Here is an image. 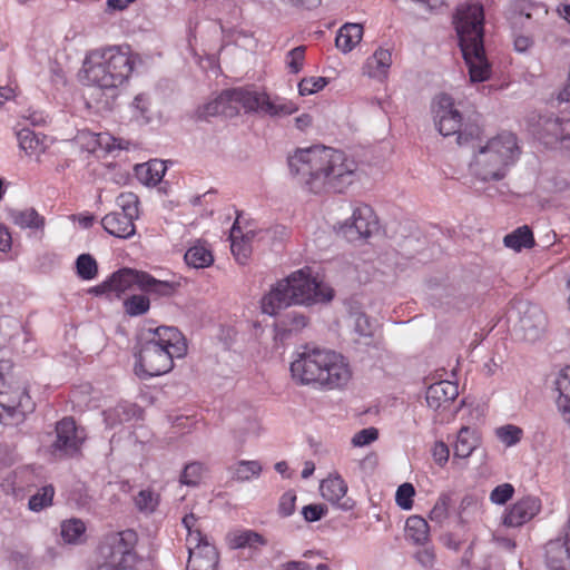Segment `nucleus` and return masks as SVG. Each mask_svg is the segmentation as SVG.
Here are the masks:
<instances>
[{"label": "nucleus", "mask_w": 570, "mask_h": 570, "mask_svg": "<svg viewBox=\"0 0 570 570\" xmlns=\"http://www.w3.org/2000/svg\"><path fill=\"white\" fill-rule=\"evenodd\" d=\"M183 524L187 530V538H190L191 534H203L202 531L197 528V518L194 513L186 514L183 518Z\"/></svg>", "instance_id": "nucleus-60"}, {"label": "nucleus", "mask_w": 570, "mask_h": 570, "mask_svg": "<svg viewBox=\"0 0 570 570\" xmlns=\"http://www.w3.org/2000/svg\"><path fill=\"white\" fill-rule=\"evenodd\" d=\"M138 61L139 56L129 47L95 51L83 62L85 78L89 85L101 89H116L127 82Z\"/></svg>", "instance_id": "nucleus-8"}, {"label": "nucleus", "mask_w": 570, "mask_h": 570, "mask_svg": "<svg viewBox=\"0 0 570 570\" xmlns=\"http://www.w3.org/2000/svg\"><path fill=\"white\" fill-rule=\"evenodd\" d=\"M479 440L475 432L469 426H462L458 432L456 441L453 445L454 458L466 459L476 449Z\"/></svg>", "instance_id": "nucleus-32"}, {"label": "nucleus", "mask_w": 570, "mask_h": 570, "mask_svg": "<svg viewBox=\"0 0 570 570\" xmlns=\"http://www.w3.org/2000/svg\"><path fill=\"white\" fill-rule=\"evenodd\" d=\"M547 566L549 570H567L563 566V556H570V518L566 528L564 539L550 541L547 544Z\"/></svg>", "instance_id": "nucleus-22"}, {"label": "nucleus", "mask_w": 570, "mask_h": 570, "mask_svg": "<svg viewBox=\"0 0 570 570\" xmlns=\"http://www.w3.org/2000/svg\"><path fill=\"white\" fill-rule=\"evenodd\" d=\"M12 245V237L9 229L0 224V252H8Z\"/></svg>", "instance_id": "nucleus-61"}, {"label": "nucleus", "mask_w": 570, "mask_h": 570, "mask_svg": "<svg viewBox=\"0 0 570 570\" xmlns=\"http://www.w3.org/2000/svg\"><path fill=\"white\" fill-rule=\"evenodd\" d=\"M353 328L356 334L363 337H371L373 327L370 318L362 312H355L352 315Z\"/></svg>", "instance_id": "nucleus-50"}, {"label": "nucleus", "mask_w": 570, "mask_h": 570, "mask_svg": "<svg viewBox=\"0 0 570 570\" xmlns=\"http://www.w3.org/2000/svg\"><path fill=\"white\" fill-rule=\"evenodd\" d=\"M333 298V289L299 269L278 281L263 296L261 308L264 314L275 316L291 305L327 303Z\"/></svg>", "instance_id": "nucleus-4"}, {"label": "nucleus", "mask_w": 570, "mask_h": 570, "mask_svg": "<svg viewBox=\"0 0 570 570\" xmlns=\"http://www.w3.org/2000/svg\"><path fill=\"white\" fill-rule=\"evenodd\" d=\"M533 46V39L530 36L517 35L514 37V49L518 52H525Z\"/></svg>", "instance_id": "nucleus-59"}, {"label": "nucleus", "mask_w": 570, "mask_h": 570, "mask_svg": "<svg viewBox=\"0 0 570 570\" xmlns=\"http://www.w3.org/2000/svg\"><path fill=\"white\" fill-rule=\"evenodd\" d=\"M452 499L449 493H442L432 510L430 511L429 518L431 521L436 523H442L449 517V509L451 505Z\"/></svg>", "instance_id": "nucleus-44"}, {"label": "nucleus", "mask_w": 570, "mask_h": 570, "mask_svg": "<svg viewBox=\"0 0 570 570\" xmlns=\"http://www.w3.org/2000/svg\"><path fill=\"white\" fill-rule=\"evenodd\" d=\"M184 258L186 264L194 268H205L210 266L214 262L212 252L203 244L191 246L185 253Z\"/></svg>", "instance_id": "nucleus-34"}, {"label": "nucleus", "mask_w": 570, "mask_h": 570, "mask_svg": "<svg viewBox=\"0 0 570 570\" xmlns=\"http://www.w3.org/2000/svg\"><path fill=\"white\" fill-rule=\"evenodd\" d=\"M228 544L232 549H256L259 546H265L266 540L262 534L253 530H237L228 533Z\"/></svg>", "instance_id": "nucleus-30"}, {"label": "nucleus", "mask_w": 570, "mask_h": 570, "mask_svg": "<svg viewBox=\"0 0 570 570\" xmlns=\"http://www.w3.org/2000/svg\"><path fill=\"white\" fill-rule=\"evenodd\" d=\"M422 550L415 553V559L425 568H431L435 561V552L432 547L423 546Z\"/></svg>", "instance_id": "nucleus-58"}, {"label": "nucleus", "mask_w": 570, "mask_h": 570, "mask_svg": "<svg viewBox=\"0 0 570 570\" xmlns=\"http://www.w3.org/2000/svg\"><path fill=\"white\" fill-rule=\"evenodd\" d=\"M203 465L199 462H191L185 466L180 475V482L186 485H196L200 481Z\"/></svg>", "instance_id": "nucleus-49"}, {"label": "nucleus", "mask_w": 570, "mask_h": 570, "mask_svg": "<svg viewBox=\"0 0 570 570\" xmlns=\"http://www.w3.org/2000/svg\"><path fill=\"white\" fill-rule=\"evenodd\" d=\"M432 112L439 132L446 137L456 135L459 145H466L479 139L481 128L474 122H464L460 111L454 107V101L448 94H440L432 104Z\"/></svg>", "instance_id": "nucleus-9"}, {"label": "nucleus", "mask_w": 570, "mask_h": 570, "mask_svg": "<svg viewBox=\"0 0 570 570\" xmlns=\"http://www.w3.org/2000/svg\"><path fill=\"white\" fill-rule=\"evenodd\" d=\"M291 175L314 194L343 193L355 177L356 165L343 151L314 146L287 158Z\"/></svg>", "instance_id": "nucleus-1"}, {"label": "nucleus", "mask_w": 570, "mask_h": 570, "mask_svg": "<svg viewBox=\"0 0 570 570\" xmlns=\"http://www.w3.org/2000/svg\"><path fill=\"white\" fill-rule=\"evenodd\" d=\"M514 493V488L510 483H503L495 487L490 493V500L494 504H505Z\"/></svg>", "instance_id": "nucleus-51"}, {"label": "nucleus", "mask_w": 570, "mask_h": 570, "mask_svg": "<svg viewBox=\"0 0 570 570\" xmlns=\"http://www.w3.org/2000/svg\"><path fill=\"white\" fill-rule=\"evenodd\" d=\"M150 302L144 295H131L124 302L125 311L130 316H139L148 312Z\"/></svg>", "instance_id": "nucleus-45"}, {"label": "nucleus", "mask_w": 570, "mask_h": 570, "mask_svg": "<svg viewBox=\"0 0 570 570\" xmlns=\"http://www.w3.org/2000/svg\"><path fill=\"white\" fill-rule=\"evenodd\" d=\"M140 277H142L140 289L157 297H169L179 287L177 282L159 281L147 272H144Z\"/></svg>", "instance_id": "nucleus-29"}, {"label": "nucleus", "mask_w": 570, "mask_h": 570, "mask_svg": "<svg viewBox=\"0 0 570 570\" xmlns=\"http://www.w3.org/2000/svg\"><path fill=\"white\" fill-rule=\"evenodd\" d=\"M479 509H480V505H479L478 500L475 498H473L472 495H465L461 500V503H460V507H459V511H458L460 521L461 522H466L468 521V517L471 513L478 512Z\"/></svg>", "instance_id": "nucleus-52"}, {"label": "nucleus", "mask_w": 570, "mask_h": 570, "mask_svg": "<svg viewBox=\"0 0 570 570\" xmlns=\"http://www.w3.org/2000/svg\"><path fill=\"white\" fill-rule=\"evenodd\" d=\"M296 502V493L293 490H288L279 499L278 513L286 518L294 513Z\"/></svg>", "instance_id": "nucleus-55"}, {"label": "nucleus", "mask_w": 570, "mask_h": 570, "mask_svg": "<svg viewBox=\"0 0 570 570\" xmlns=\"http://www.w3.org/2000/svg\"><path fill=\"white\" fill-rule=\"evenodd\" d=\"M405 540L414 546H426L430 542V525L420 515H410L405 521Z\"/></svg>", "instance_id": "nucleus-23"}, {"label": "nucleus", "mask_w": 570, "mask_h": 570, "mask_svg": "<svg viewBox=\"0 0 570 570\" xmlns=\"http://www.w3.org/2000/svg\"><path fill=\"white\" fill-rule=\"evenodd\" d=\"M541 126L546 144H559L570 150V119L550 116L542 120Z\"/></svg>", "instance_id": "nucleus-18"}, {"label": "nucleus", "mask_w": 570, "mask_h": 570, "mask_svg": "<svg viewBox=\"0 0 570 570\" xmlns=\"http://www.w3.org/2000/svg\"><path fill=\"white\" fill-rule=\"evenodd\" d=\"M517 312L518 323L515 327L522 333L525 341L534 342L546 328V315L542 309L528 302H519L511 311L510 317Z\"/></svg>", "instance_id": "nucleus-13"}, {"label": "nucleus", "mask_w": 570, "mask_h": 570, "mask_svg": "<svg viewBox=\"0 0 570 570\" xmlns=\"http://www.w3.org/2000/svg\"><path fill=\"white\" fill-rule=\"evenodd\" d=\"M547 13L546 7L541 3H534L529 0H518L512 4V23H523L522 19H538Z\"/></svg>", "instance_id": "nucleus-31"}, {"label": "nucleus", "mask_w": 570, "mask_h": 570, "mask_svg": "<svg viewBox=\"0 0 570 570\" xmlns=\"http://www.w3.org/2000/svg\"><path fill=\"white\" fill-rule=\"evenodd\" d=\"M507 247L520 252L522 248H531L534 245V238L528 226H522L508 234L503 238Z\"/></svg>", "instance_id": "nucleus-35"}, {"label": "nucleus", "mask_w": 570, "mask_h": 570, "mask_svg": "<svg viewBox=\"0 0 570 570\" xmlns=\"http://www.w3.org/2000/svg\"><path fill=\"white\" fill-rule=\"evenodd\" d=\"M363 27L360 23H345L340 28L335 45L342 52L347 53L361 41Z\"/></svg>", "instance_id": "nucleus-28"}, {"label": "nucleus", "mask_w": 570, "mask_h": 570, "mask_svg": "<svg viewBox=\"0 0 570 570\" xmlns=\"http://www.w3.org/2000/svg\"><path fill=\"white\" fill-rule=\"evenodd\" d=\"M90 293H94L95 295H104V294L112 295L109 279H107L104 283L92 287L90 289Z\"/></svg>", "instance_id": "nucleus-63"}, {"label": "nucleus", "mask_w": 570, "mask_h": 570, "mask_svg": "<svg viewBox=\"0 0 570 570\" xmlns=\"http://www.w3.org/2000/svg\"><path fill=\"white\" fill-rule=\"evenodd\" d=\"M240 108L246 112L255 111L272 117L292 115L297 110L292 101L271 99L265 92L247 88H234L223 91L217 98L199 107L197 115L199 119L217 115L232 116Z\"/></svg>", "instance_id": "nucleus-6"}, {"label": "nucleus", "mask_w": 570, "mask_h": 570, "mask_svg": "<svg viewBox=\"0 0 570 570\" xmlns=\"http://www.w3.org/2000/svg\"><path fill=\"white\" fill-rule=\"evenodd\" d=\"M11 222L22 229L43 232L46 219L35 208L11 209L8 213Z\"/></svg>", "instance_id": "nucleus-25"}, {"label": "nucleus", "mask_w": 570, "mask_h": 570, "mask_svg": "<svg viewBox=\"0 0 570 570\" xmlns=\"http://www.w3.org/2000/svg\"><path fill=\"white\" fill-rule=\"evenodd\" d=\"M109 542L126 556L127 553H136L135 547L137 543V533L134 530H125L117 533L109 534L107 537Z\"/></svg>", "instance_id": "nucleus-39"}, {"label": "nucleus", "mask_w": 570, "mask_h": 570, "mask_svg": "<svg viewBox=\"0 0 570 570\" xmlns=\"http://www.w3.org/2000/svg\"><path fill=\"white\" fill-rule=\"evenodd\" d=\"M305 50L304 46H298L287 52L286 65L292 73H298L303 69Z\"/></svg>", "instance_id": "nucleus-47"}, {"label": "nucleus", "mask_w": 570, "mask_h": 570, "mask_svg": "<svg viewBox=\"0 0 570 570\" xmlns=\"http://www.w3.org/2000/svg\"><path fill=\"white\" fill-rule=\"evenodd\" d=\"M165 171V163L157 159L136 166V175L145 185H157L163 179Z\"/></svg>", "instance_id": "nucleus-33"}, {"label": "nucleus", "mask_w": 570, "mask_h": 570, "mask_svg": "<svg viewBox=\"0 0 570 570\" xmlns=\"http://www.w3.org/2000/svg\"><path fill=\"white\" fill-rule=\"evenodd\" d=\"M556 390L559 393L556 400L557 409L570 426V366H566L558 375Z\"/></svg>", "instance_id": "nucleus-24"}, {"label": "nucleus", "mask_w": 570, "mask_h": 570, "mask_svg": "<svg viewBox=\"0 0 570 570\" xmlns=\"http://www.w3.org/2000/svg\"><path fill=\"white\" fill-rule=\"evenodd\" d=\"M328 83L325 77H308L303 78L298 83V91L301 96H308L318 92Z\"/></svg>", "instance_id": "nucleus-46"}, {"label": "nucleus", "mask_w": 570, "mask_h": 570, "mask_svg": "<svg viewBox=\"0 0 570 570\" xmlns=\"http://www.w3.org/2000/svg\"><path fill=\"white\" fill-rule=\"evenodd\" d=\"M414 487L411 483L401 484L395 494L396 504L403 510H410L413 505Z\"/></svg>", "instance_id": "nucleus-48"}, {"label": "nucleus", "mask_w": 570, "mask_h": 570, "mask_svg": "<svg viewBox=\"0 0 570 570\" xmlns=\"http://www.w3.org/2000/svg\"><path fill=\"white\" fill-rule=\"evenodd\" d=\"M189 553L187 570H217L218 552L204 534H191L186 538Z\"/></svg>", "instance_id": "nucleus-12"}, {"label": "nucleus", "mask_w": 570, "mask_h": 570, "mask_svg": "<svg viewBox=\"0 0 570 570\" xmlns=\"http://www.w3.org/2000/svg\"><path fill=\"white\" fill-rule=\"evenodd\" d=\"M55 494L52 485L41 488L36 494L29 499V509L32 511H40L51 504Z\"/></svg>", "instance_id": "nucleus-43"}, {"label": "nucleus", "mask_w": 570, "mask_h": 570, "mask_svg": "<svg viewBox=\"0 0 570 570\" xmlns=\"http://www.w3.org/2000/svg\"><path fill=\"white\" fill-rule=\"evenodd\" d=\"M483 22L484 11L481 3H464L458 8L454 24L472 82L485 81L491 72L484 52Z\"/></svg>", "instance_id": "nucleus-3"}, {"label": "nucleus", "mask_w": 570, "mask_h": 570, "mask_svg": "<svg viewBox=\"0 0 570 570\" xmlns=\"http://www.w3.org/2000/svg\"><path fill=\"white\" fill-rule=\"evenodd\" d=\"M261 472L262 465L256 460H242L237 462L232 469L233 479L240 482L249 481L252 478H257L259 476Z\"/></svg>", "instance_id": "nucleus-38"}, {"label": "nucleus", "mask_w": 570, "mask_h": 570, "mask_svg": "<svg viewBox=\"0 0 570 570\" xmlns=\"http://www.w3.org/2000/svg\"><path fill=\"white\" fill-rule=\"evenodd\" d=\"M459 395V387L451 381L431 384L425 393L428 406L434 411L449 406Z\"/></svg>", "instance_id": "nucleus-19"}, {"label": "nucleus", "mask_w": 570, "mask_h": 570, "mask_svg": "<svg viewBox=\"0 0 570 570\" xmlns=\"http://www.w3.org/2000/svg\"><path fill=\"white\" fill-rule=\"evenodd\" d=\"M148 105V98L145 95H137L132 101V108L136 109L141 117H146Z\"/></svg>", "instance_id": "nucleus-62"}, {"label": "nucleus", "mask_w": 570, "mask_h": 570, "mask_svg": "<svg viewBox=\"0 0 570 570\" xmlns=\"http://www.w3.org/2000/svg\"><path fill=\"white\" fill-rule=\"evenodd\" d=\"M521 156L518 137L502 131L479 147L470 163L472 176L482 181L501 180Z\"/></svg>", "instance_id": "nucleus-7"}, {"label": "nucleus", "mask_w": 570, "mask_h": 570, "mask_svg": "<svg viewBox=\"0 0 570 570\" xmlns=\"http://www.w3.org/2000/svg\"><path fill=\"white\" fill-rule=\"evenodd\" d=\"M238 234H240V227L238 226V219L234 223L232 229H230V249L233 255L236 257L239 264H246L250 253H252V245L244 240L243 238H239Z\"/></svg>", "instance_id": "nucleus-36"}, {"label": "nucleus", "mask_w": 570, "mask_h": 570, "mask_svg": "<svg viewBox=\"0 0 570 570\" xmlns=\"http://www.w3.org/2000/svg\"><path fill=\"white\" fill-rule=\"evenodd\" d=\"M328 509L325 504H307L303 507L302 514L306 522H315L326 515Z\"/></svg>", "instance_id": "nucleus-54"}, {"label": "nucleus", "mask_w": 570, "mask_h": 570, "mask_svg": "<svg viewBox=\"0 0 570 570\" xmlns=\"http://www.w3.org/2000/svg\"><path fill=\"white\" fill-rule=\"evenodd\" d=\"M144 274L142 271H136L131 268H122L114 273L110 278V287L115 297H120L127 291H131L136 287L140 289Z\"/></svg>", "instance_id": "nucleus-21"}, {"label": "nucleus", "mask_w": 570, "mask_h": 570, "mask_svg": "<svg viewBox=\"0 0 570 570\" xmlns=\"http://www.w3.org/2000/svg\"><path fill=\"white\" fill-rule=\"evenodd\" d=\"M101 554L105 562L100 566L99 570H136L137 554L127 553L126 556L115 548L107 538L101 547Z\"/></svg>", "instance_id": "nucleus-20"}, {"label": "nucleus", "mask_w": 570, "mask_h": 570, "mask_svg": "<svg viewBox=\"0 0 570 570\" xmlns=\"http://www.w3.org/2000/svg\"><path fill=\"white\" fill-rule=\"evenodd\" d=\"M295 124L298 129L304 130L305 128L311 126L312 118L309 115L304 114L295 118Z\"/></svg>", "instance_id": "nucleus-64"}, {"label": "nucleus", "mask_w": 570, "mask_h": 570, "mask_svg": "<svg viewBox=\"0 0 570 570\" xmlns=\"http://www.w3.org/2000/svg\"><path fill=\"white\" fill-rule=\"evenodd\" d=\"M18 141L20 148L29 156H40L47 149V137L29 128H22L18 131Z\"/></svg>", "instance_id": "nucleus-27"}, {"label": "nucleus", "mask_w": 570, "mask_h": 570, "mask_svg": "<svg viewBox=\"0 0 570 570\" xmlns=\"http://www.w3.org/2000/svg\"><path fill=\"white\" fill-rule=\"evenodd\" d=\"M293 380L301 385H313L323 390H341L352 379L347 360L331 350L305 348L291 363Z\"/></svg>", "instance_id": "nucleus-2"}, {"label": "nucleus", "mask_w": 570, "mask_h": 570, "mask_svg": "<svg viewBox=\"0 0 570 570\" xmlns=\"http://www.w3.org/2000/svg\"><path fill=\"white\" fill-rule=\"evenodd\" d=\"M377 230V218L367 205H361L353 212L351 223L342 226V233L348 240L370 237Z\"/></svg>", "instance_id": "nucleus-15"}, {"label": "nucleus", "mask_w": 570, "mask_h": 570, "mask_svg": "<svg viewBox=\"0 0 570 570\" xmlns=\"http://www.w3.org/2000/svg\"><path fill=\"white\" fill-rule=\"evenodd\" d=\"M85 531L86 525L80 519H70L61 523L60 533L63 541L67 543H81L83 541Z\"/></svg>", "instance_id": "nucleus-37"}, {"label": "nucleus", "mask_w": 570, "mask_h": 570, "mask_svg": "<svg viewBox=\"0 0 570 570\" xmlns=\"http://www.w3.org/2000/svg\"><path fill=\"white\" fill-rule=\"evenodd\" d=\"M77 274L81 279H94L98 274L96 259L90 254H81L76 261Z\"/></svg>", "instance_id": "nucleus-41"}, {"label": "nucleus", "mask_w": 570, "mask_h": 570, "mask_svg": "<svg viewBox=\"0 0 570 570\" xmlns=\"http://www.w3.org/2000/svg\"><path fill=\"white\" fill-rule=\"evenodd\" d=\"M138 197L132 193H121L117 197L119 210L104 216V229L118 238H130L136 234L135 220L139 217Z\"/></svg>", "instance_id": "nucleus-10"}, {"label": "nucleus", "mask_w": 570, "mask_h": 570, "mask_svg": "<svg viewBox=\"0 0 570 570\" xmlns=\"http://www.w3.org/2000/svg\"><path fill=\"white\" fill-rule=\"evenodd\" d=\"M541 508L540 500L535 497H525L517 501L503 518L507 527H521L534 518Z\"/></svg>", "instance_id": "nucleus-17"}, {"label": "nucleus", "mask_w": 570, "mask_h": 570, "mask_svg": "<svg viewBox=\"0 0 570 570\" xmlns=\"http://www.w3.org/2000/svg\"><path fill=\"white\" fill-rule=\"evenodd\" d=\"M432 455L435 463L439 464L440 466H443L449 461V446L442 441L436 442L433 446Z\"/></svg>", "instance_id": "nucleus-57"}, {"label": "nucleus", "mask_w": 570, "mask_h": 570, "mask_svg": "<svg viewBox=\"0 0 570 570\" xmlns=\"http://www.w3.org/2000/svg\"><path fill=\"white\" fill-rule=\"evenodd\" d=\"M282 324L287 331L297 332L307 325V317L301 313L291 312L285 315V318L283 320Z\"/></svg>", "instance_id": "nucleus-53"}, {"label": "nucleus", "mask_w": 570, "mask_h": 570, "mask_svg": "<svg viewBox=\"0 0 570 570\" xmlns=\"http://www.w3.org/2000/svg\"><path fill=\"white\" fill-rule=\"evenodd\" d=\"M392 63V55L387 49L379 48L366 59L364 73L371 78L382 79L386 76Z\"/></svg>", "instance_id": "nucleus-26"}, {"label": "nucleus", "mask_w": 570, "mask_h": 570, "mask_svg": "<svg viewBox=\"0 0 570 570\" xmlns=\"http://www.w3.org/2000/svg\"><path fill=\"white\" fill-rule=\"evenodd\" d=\"M134 502L140 512L151 513L159 504V495L150 489H144L137 493Z\"/></svg>", "instance_id": "nucleus-40"}, {"label": "nucleus", "mask_w": 570, "mask_h": 570, "mask_svg": "<svg viewBox=\"0 0 570 570\" xmlns=\"http://www.w3.org/2000/svg\"><path fill=\"white\" fill-rule=\"evenodd\" d=\"M379 438V431L376 428H367L358 431L352 439L354 446H365L374 442Z\"/></svg>", "instance_id": "nucleus-56"}, {"label": "nucleus", "mask_w": 570, "mask_h": 570, "mask_svg": "<svg viewBox=\"0 0 570 570\" xmlns=\"http://www.w3.org/2000/svg\"><path fill=\"white\" fill-rule=\"evenodd\" d=\"M85 438L83 429L78 428L73 419L65 417L56 425L53 452L60 456H73L80 451Z\"/></svg>", "instance_id": "nucleus-14"}, {"label": "nucleus", "mask_w": 570, "mask_h": 570, "mask_svg": "<svg viewBox=\"0 0 570 570\" xmlns=\"http://www.w3.org/2000/svg\"><path fill=\"white\" fill-rule=\"evenodd\" d=\"M320 491L322 497L343 511L353 509L354 501L345 498L347 484L340 474H331L321 482Z\"/></svg>", "instance_id": "nucleus-16"}, {"label": "nucleus", "mask_w": 570, "mask_h": 570, "mask_svg": "<svg viewBox=\"0 0 570 570\" xmlns=\"http://www.w3.org/2000/svg\"><path fill=\"white\" fill-rule=\"evenodd\" d=\"M3 377L0 374V383ZM0 406L3 412L0 413L6 424L19 425L22 423L27 414L33 412L35 403L24 389H19L11 394L0 390Z\"/></svg>", "instance_id": "nucleus-11"}, {"label": "nucleus", "mask_w": 570, "mask_h": 570, "mask_svg": "<svg viewBox=\"0 0 570 570\" xmlns=\"http://www.w3.org/2000/svg\"><path fill=\"white\" fill-rule=\"evenodd\" d=\"M495 435L505 446L510 448L521 441L523 430L513 424H505L495 430Z\"/></svg>", "instance_id": "nucleus-42"}, {"label": "nucleus", "mask_w": 570, "mask_h": 570, "mask_svg": "<svg viewBox=\"0 0 570 570\" xmlns=\"http://www.w3.org/2000/svg\"><path fill=\"white\" fill-rule=\"evenodd\" d=\"M150 336L142 343L137 356L135 372L140 377H153L168 373L175 358L187 353V343L178 328L159 326L149 331Z\"/></svg>", "instance_id": "nucleus-5"}]
</instances>
